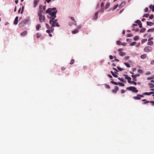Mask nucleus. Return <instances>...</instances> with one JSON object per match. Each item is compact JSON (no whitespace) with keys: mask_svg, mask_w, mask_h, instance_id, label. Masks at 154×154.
Masks as SVG:
<instances>
[{"mask_svg":"<svg viewBox=\"0 0 154 154\" xmlns=\"http://www.w3.org/2000/svg\"><path fill=\"white\" fill-rule=\"evenodd\" d=\"M118 4L116 5L113 7V10L116 9L118 7Z\"/></svg>","mask_w":154,"mask_h":154,"instance_id":"38","label":"nucleus"},{"mask_svg":"<svg viewBox=\"0 0 154 154\" xmlns=\"http://www.w3.org/2000/svg\"><path fill=\"white\" fill-rule=\"evenodd\" d=\"M148 11V8H146L145 10L144 11L145 12H147Z\"/></svg>","mask_w":154,"mask_h":154,"instance_id":"61","label":"nucleus"},{"mask_svg":"<svg viewBox=\"0 0 154 154\" xmlns=\"http://www.w3.org/2000/svg\"><path fill=\"white\" fill-rule=\"evenodd\" d=\"M27 33V31H25L24 32H22L21 33V36H24L25 35H26Z\"/></svg>","mask_w":154,"mask_h":154,"instance_id":"17","label":"nucleus"},{"mask_svg":"<svg viewBox=\"0 0 154 154\" xmlns=\"http://www.w3.org/2000/svg\"><path fill=\"white\" fill-rule=\"evenodd\" d=\"M106 87L107 88H108V89H109L110 88V86H109V85H106Z\"/></svg>","mask_w":154,"mask_h":154,"instance_id":"50","label":"nucleus"},{"mask_svg":"<svg viewBox=\"0 0 154 154\" xmlns=\"http://www.w3.org/2000/svg\"><path fill=\"white\" fill-rule=\"evenodd\" d=\"M56 8H49L46 11V13H49L50 12H52L53 11H55L56 9Z\"/></svg>","mask_w":154,"mask_h":154,"instance_id":"9","label":"nucleus"},{"mask_svg":"<svg viewBox=\"0 0 154 154\" xmlns=\"http://www.w3.org/2000/svg\"><path fill=\"white\" fill-rule=\"evenodd\" d=\"M57 20L56 19L55 20H54L53 21L51 22V26L52 27H54L55 26H56L57 27H59L60 26V25L57 22Z\"/></svg>","mask_w":154,"mask_h":154,"instance_id":"4","label":"nucleus"},{"mask_svg":"<svg viewBox=\"0 0 154 154\" xmlns=\"http://www.w3.org/2000/svg\"><path fill=\"white\" fill-rule=\"evenodd\" d=\"M139 39V37L138 36H136L134 37V40L135 41H137Z\"/></svg>","mask_w":154,"mask_h":154,"instance_id":"29","label":"nucleus"},{"mask_svg":"<svg viewBox=\"0 0 154 154\" xmlns=\"http://www.w3.org/2000/svg\"><path fill=\"white\" fill-rule=\"evenodd\" d=\"M109 58L110 59H112L113 58V57L112 55H110L109 56Z\"/></svg>","mask_w":154,"mask_h":154,"instance_id":"62","label":"nucleus"},{"mask_svg":"<svg viewBox=\"0 0 154 154\" xmlns=\"http://www.w3.org/2000/svg\"><path fill=\"white\" fill-rule=\"evenodd\" d=\"M46 25L47 29H49V26L47 23H46Z\"/></svg>","mask_w":154,"mask_h":154,"instance_id":"54","label":"nucleus"},{"mask_svg":"<svg viewBox=\"0 0 154 154\" xmlns=\"http://www.w3.org/2000/svg\"><path fill=\"white\" fill-rule=\"evenodd\" d=\"M79 32V30L78 29H75L72 32V33L73 34H75V33H77Z\"/></svg>","mask_w":154,"mask_h":154,"instance_id":"21","label":"nucleus"},{"mask_svg":"<svg viewBox=\"0 0 154 154\" xmlns=\"http://www.w3.org/2000/svg\"><path fill=\"white\" fill-rule=\"evenodd\" d=\"M125 92V91L124 90H122L121 91V93L122 94H123V93H124Z\"/></svg>","mask_w":154,"mask_h":154,"instance_id":"57","label":"nucleus"},{"mask_svg":"<svg viewBox=\"0 0 154 154\" xmlns=\"http://www.w3.org/2000/svg\"><path fill=\"white\" fill-rule=\"evenodd\" d=\"M121 42L120 41H118L116 42V44L117 45H121V44H122Z\"/></svg>","mask_w":154,"mask_h":154,"instance_id":"32","label":"nucleus"},{"mask_svg":"<svg viewBox=\"0 0 154 154\" xmlns=\"http://www.w3.org/2000/svg\"><path fill=\"white\" fill-rule=\"evenodd\" d=\"M146 30V29L145 28H143L140 31V32H141V33H142V32H145Z\"/></svg>","mask_w":154,"mask_h":154,"instance_id":"27","label":"nucleus"},{"mask_svg":"<svg viewBox=\"0 0 154 154\" xmlns=\"http://www.w3.org/2000/svg\"><path fill=\"white\" fill-rule=\"evenodd\" d=\"M114 57L115 58V59L114 60V61L116 62H118L119 61V60L118 59H116V57Z\"/></svg>","mask_w":154,"mask_h":154,"instance_id":"52","label":"nucleus"},{"mask_svg":"<svg viewBox=\"0 0 154 154\" xmlns=\"http://www.w3.org/2000/svg\"><path fill=\"white\" fill-rule=\"evenodd\" d=\"M57 12V10H55L54 12H50L49 13H47L51 16V17L49 18L50 19L49 20V23L50 24H51V22L55 19V18L56 17V14Z\"/></svg>","mask_w":154,"mask_h":154,"instance_id":"1","label":"nucleus"},{"mask_svg":"<svg viewBox=\"0 0 154 154\" xmlns=\"http://www.w3.org/2000/svg\"><path fill=\"white\" fill-rule=\"evenodd\" d=\"M38 16L39 17V20L41 23H42L44 21L45 17L44 16L42 15L41 13H39L38 14Z\"/></svg>","mask_w":154,"mask_h":154,"instance_id":"2","label":"nucleus"},{"mask_svg":"<svg viewBox=\"0 0 154 154\" xmlns=\"http://www.w3.org/2000/svg\"><path fill=\"white\" fill-rule=\"evenodd\" d=\"M124 63L125 65L127 67H130V65L128 63Z\"/></svg>","mask_w":154,"mask_h":154,"instance_id":"36","label":"nucleus"},{"mask_svg":"<svg viewBox=\"0 0 154 154\" xmlns=\"http://www.w3.org/2000/svg\"><path fill=\"white\" fill-rule=\"evenodd\" d=\"M49 30H50L51 32H53V31H54V28L51 27L50 28H49Z\"/></svg>","mask_w":154,"mask_h":154,"instance_id":"39","label":"nucleus"},{"mask_svg":"<svg viewBox=\"0 0 154 154\" xmlns=\"http://www.w3.org/2000/svg\"><path fill=\"white\" fill-rule=\"evenodd\" d=\"M154 18V15L153 14L151 15L149 17V18L151 19H152Z\"/></svg>","mask_w":154,"mask_h":154,"instance_id":"40","label":"nucleus"},{"mask_svg":"<svg viewBox=\"0 0 154 154\" xmlns=\"http://www.w3.org/2000/svg\"><path fill=\"white\" fill-rule=\"evenodd\" d=\"M100 11L102 13H103L104 11V7L101 8Z\"/></svg>","mask_w":154,"mask_h":154,"instance_id":"45","label":"nucleus"},{"mask_svg":"<svg viewBox=\"0 0 154 154\" xmlns=\"http://www.w3.org/2000/svg\"><path fill=\"white\" fill-rule=\"evenodd\" d=\"M123 50V49H118V51L119 52V54L121 56H124L125 55L126 53L125 52H123L122 51Z\"/></svg>","mask_w":154,"mask_h":154,"instance_id":"6","label":"nucleus"},{"mask_svg":"<svg viewBox=\"0 0 154 154\" xmlns=\"http://www.w3.org/2000/svg\"><path fill=\"white\" fill-rule=\"evenodd\" d=\"M150 63L152 65H154V60H152L151 62Z\"/></svg>","mask_w":154,"mask_h":154,"instance_id":"46","label":"nucleus"},{"mask_svg":"<svg viewBox=\"0 0 154 154\" xmlns=\"http://www.w3.org/2000/svg\"><path fill=\"white\" fill-rule=\"evenodd\" d=\"M24 9V7L23 6L22 7V10L21 11V14H22V13L23 12Z\"/></svg>","mask_w":154,"mask_h":154,"instance_id":"55","label":"nucleus"},{"mask_svg":"<svg viewBox=\"0 0 154 154\" xmlns=\"http://www.w3.org/2000/svg\"><path fill=\"white\" fill-rule=\"evenodd\" d=\"M104 2H102L101 3V8L104 7Z\"/></svg>","mask_w":154,"mask_h":154,"instance_id":"48","label":"nucleus"},{"mask_svg":"<svg viewBox=\"0 0 154 154\" xmlns=\"http://www.w3.org/2000/svg\"><path fill=\"white\" fill-rule=\"evenodd\" d=\"M109 5H110L109 3H107L106 6V8H108L109 7Z\"/></svg>","mask_w":154,"mask_h":154,"instance_id":"34","label":"nucleus"},{"mask_svg":"<svg viewBox=\"0 0 154 154\" xmlns=\"http://www.w3.org/2000/svg\"><path fill=\"white\" fill-rule=\"evenodd\" d=\"M141 23V21L139 20H137L136 22H135V23Z\"/></svg>","mask_w":154,"mask_h":154,"instance_id":"51","label":"nucleus"},{"mask_svg":"<svg viewBox=\"0 0 154 154\" xmlns=\"http://www.w3.org/2000/svg\"><path fill=\"white\" fill-rule=\"evenodd\" d=\"M117 68L120 71H122L123 69H122L120 67H119V66H118L117 67Z\"/></svg>","mask_w":154,"mask_h":154,"instance_id":"42","label":"nucleus"},{"mask_svg":"<svg viewBox=\"0 0 154 154\" xmlns=\"http://www.w3.org/2000/svg\"><path fill=\"white\" fill-rule=\"evenodd\" d=\"M131 77L134 79H136V78L135 75H131Z\"/></svg>","mask_w":154,"mask_h":154,"instance_id":"49","label":"nucleus"},{"mask_svg":"<svg viewBox=\"0 0 154 154\" xmlns=\"http://www.w3.org/2000/svg\"><path fill=\"white\" fill-rule=\"evenodd\" d=\"M146 57V54H142V55H141V56H140V57L141 58H142V59H145Z\"/></svg>","mask_w":154,"mask_h":154,"instance_id":"23","label":"nucleus"},{"mask_svg":"<svg viewBox=\"0 0 154 154\" xmlns=\"http://www.w3.org/2000/svg\"><path fill=\"white\" fill-rule=\"evenodd\" d=\"M27 20H25L21 21L19 24V26L21 27L24 26L27 23Z\"/></svg>","mask_w":154,"mask_h":154,"instance_id":"5","label":"nucleus"},{"mask_svg":"<svg viewBox=\"0 0 154 154\" xmlns=\"http://www.w3.org/2000/svg\"><path fill=\"white\" fill-rule=\"evenodd\" d=\"M124 9H122L119 12V14H121L122 13V12L124 11Z\"/></svg>","mask_w":154,"mask_h":154,"instance_id":"58","label":"nucleus"},{"mask_svg":"<svg viewBox=\"0 0 154 154\" xmlns=\"http://www.w3.org/2000/svg\"><path fill=\"white\" fill-rule=\"evenodd\" d=\"M154 31V29H149L148 30L147 32H153Z\"/></svg>","mask_w":154,"mask_h":154,"instance_id":"31","label":"nucleus"},{"mask_svg":"<svg viewBox=\"0 0 154 154\" xmlns=\"http://www.w3.org/2000/svg\"><path fill=\"white\" fill-rule=\"evenodd\" d=\"M152 50V47L150 46H147L144 48V51L147 52L150 51H151Z\"/></svg>","mask_w":154,"mask_h":154,"instance_id":"7","label":"nucleus"},{"mask_svg":"<svg viewBox=\"0 0 154 154\" xmlns=\"http://www.w3.org/2000/svg\"><path fill=\"white\" fill-rule=\"evenodd\" d=\"M118 79L119 80H120L121 82H124V79H122V78H118Z\"/></svg>","mask_w":154,"mask_h":154,"instance_id":"37","label":"nucleus"},{"mask_svg":"<svg viewBox=\"0 0 154 154\" xmlns=\"http://www.w3.org/2000/svg\"><path fill=\"white\" fill-rule=\"evenodd\" d=\"M111 83L114 85H118V83H117V82H114L113 79H112L111 81Z\"/></svg>","mask_w":154,"mask_h":154,"instance_id":"22","label":"nucleus"},{"mask_svg":"<svg viewBox=\"0 0 154 154\" xmlns=\"http://www.w3.org/2000/svg\"><path fill=\"white\" fill-rule=\"evenodd\" d=\"M149 88H154V85L152 83H149Z\"/></svg>","mask_w":154,"mask_h":154,"instance_id":"25","label":"nucleus"},{"mask_svg":"<svg viewBox=\"0 0 154 154\" xmlns=\"http://www.w3.org/2000/svg\"><path fill=\"white\" fill-rule=\"evenodd\" d=\"M149 8L152 9V11L153 12L154 11V5H151L149 6Z\"/></svg>","mask_w":154,"mask_h":154,"instance_id":"19","label":"nucleus"},{"mask_svg":"<svg viewBox=\"0 0 154 154\" xmlns=\"http://www.w3.org/2000/svg\"><path fill=\"white\" fill-rule=\"evenodd\" d=\"M127 89L129 91H132V92L134 93H137L138 92V90L136 88L133 86L127 87Z\"/></svg>","mask_w":154,"mask_h":154,"instance_id":"3","label":"nucleus"},{"mask_svg":"<svg viewBox=\"0 0 154 154\" xmlns=\"http://www.w3.org/2000/svg\"><path fill=\"white\" fill-rule=\"evenodd\" d=\"M41 36V34L39 33H38L36 34V37L38 38L40 37Z\"/></svg>","mask_w":154,"mask_h":154,"instance_id":"28","label":"nucleus"},{"mask_svg":"<svg viewBox=\"0 0 154 154\" xmlns=\"http://www.w3.org/2000/svg\"><path fill=\"white\" fill-rule=\"evenodd\" d=\"M136 43V42H133L130 44V45L131 46H133Z\"/></svg>","mask_w":154,"mask_h":154,"instance_id":"41","label":"nucleus"},{"mask_svg":"<svg viewBox=\"0 0 154 154\" xmlns=\"http://www.w3.org/2000/svg\"><path fill=\"white\" fill-rule=\"evenodd\" d=\"M128 82L130 84H133L135 85H137V83L135 82L134 81L132 82L130 80H128Z\"/></svg>","mask_w":154,"mask_h":154,"instance_id":"20","label":"nucleus"},{"mask_svg":"<svg viewBox=\"0 0 154 154\" xmlns=\"http://www.w3.org/2000/svg\"><path fill=\"white\" fill-rule=\"evenodd\" d=\"M41 27V26L40 24H38L36 26V29L38 31L39 28Z\"/></svg>","mask_w":154,"mask_h":154,"instance_id":"26","label":"nucleus"},{"mask_svg":"<svg viewBox=\"0 0 154 154\" xmlns=\"http://www.w3.org/2000/svg\"><path fill=\"white\" fill-rule=\"evenodd\" d=\"M62 70H64L66 69V68L64 67H63L61 68Z\"/></svg>","mask_w":154,"mask_h":154,"instance_id":"63","label":"nucleus"},{"mask_svg":"<svg viewBox=\"0 0 154 154\" xmlns=\"http://www.w3.org/2000/svg\"><path fill=\"white\" fill-rule=\"evenodd\" d=\"M99 11H98L95 13L94 16L93 17V20H95L96 19H97V18L98 17V14L99 13Z\"/></svg>","mask_w":154,"mask_h":154,"instance_id":"10","label":"nucleus"},{"mask_svg":"<svg viewBox=\"0 0 154 154\" xmlns=\"http://www.w3.org/2000/svg\"><path fill=\"white\" fill-rule=\"evenodd\" d=\"M138 25H139V26L140 28H142V24L141 23V22L140 23H138Z\"/></svg>","mask_w":154,"mask_h":154,"instance_id":"43","label":"nucleus"},{"mask_svg":"<svg viewBox=\"0 0 154 154\" xmlns=\"http://www.w3.org/2000/svg\"><path fill=\"white\" fill-rule=\"evenodd\" d=\"M147 39H143L142 41V43H144L145 42H146L147 41Z\"/></svg>","mask_w":154,"mask_h":154,"instance_id":"44","label":"nucleus"},{"mask_svg":"<svg viewBox=\"0 0 154 154\" xmlns=\"http://www.w3.org/2000/svg\"><path fill=\"white\" fill-rule=\"evenodd\" d=\"M154 93V92H145L144 93H143V94L145 95H150Z\"/></svg>","mask_w":154,"mask_h":154,"instance_id":"14","label":"nucleus"},{"mask_svg":"<svg viewBox=\"0 0 154 154\" xmlns=\"http://www.w3.org/2000/svg\"><path fill=\"white\" fill-rule=\"evenodd\" d=\"M18 17L17 16L15 18V19L14 22V24L17 25V24L18 21Z\"/></svg>","mask_w":154,"mask_h":154,"instance_id":"13","label":"nucleus"},{"mask_svg":"<svg viewBox=\"0 0 154 154\" xmlns=\"http://www.w3.org/2000/svg\"><path fill=\"white\" fill-rule=\"evenodd\" d=\"M124 76H125V79H126L128 80V81L130 80L131 79V78L130 77L128 76L127 75H125Z\"/></svg>","mask_w":154,"mask_h":154,"instance_id":"18","label":"nucleus"},{"mask_svg":"<svg viewBox=\"0 0 154 154\" xmlns=\"http://www.w3.org/2000/svg\"><path fill=\"white\" fill-rule=\"evenodd\" d=\"M149 14H145L143 16V17H148L149 16Z\"/></svg>","mask_w":154,"mask_h":154,"instance_id":"30","label":"nucleus"},{"mask_svg":"<svg viewBox=\"0 0 154 154\" xmlns=\"http://www.w3.org/2000/svg\"><path fill=\"white\" fill-rule=\"evenodd\" d=\"M40 0H34V7L35 8L38 4Z\"/></svg>","mask_w":154,"mask_h":154,"instance_id":"11","label":"nucleus"},{"mask_svg":"<svg viewBox=\"0 0 154 154\" xmlns=\"http://www.w3.org/2000/svg\"><path fill=\"white\" fill-rule=\"evenodd\" d=\"M143 96L142 94H138L137 96L134 97L133 98L135 100H140L141 99L140 97H143Z\"/></svg>","mask_w":154,"mask_h":154,"instance_id":"8","label":"nucleus"},{"mask_svg":"<svg viewBox=\"0 0 154 154\" xmlns=\"http://www.w3.org/2000/svg\"><path fill=\"white\" fill-rule=\"evenodd\" d=\"M118 89L119 88L118 87L116 86L115 88L112 90V92L113 93H116L117 91H118Z\"/></svg>","mask_w":154,"mask_h":154,"instance_id":"12","label":"nucleus"},{"mask_svg":"<svg viewBox=\"0 0 154 154\" xmlns=\"http://www.w3.org/2000/svg\"><path fill=\"white\" fill-rule=\"evenodd\" d=\"M125 2H123L119 6V7L120 8H122V7H123L125 5Z\"/></svg>","mask_w":154,"mask_h":154,"instance_id":"15","label":"nucleus"},{"mask_svg":"<svg viewBox=\"0 0 154 154\" xmlns=\"http://www.w3.org/2000/svg\"><path fill=\"white\" fill-rule=\"evenodd\" d=\"M46 32L48 33H49L50 32H51L50 31V30H47L46 31Z\"/></svg>","mask_w":154,"mask_h":154,"instance_id":"64","label":"nucleus"},{"mask_svg":"<svg viewBox=\"0 0 154 154\" xmlns=\"http://www.w3.org/2000/svg\"><path fill=\"white\" fill-rule=\"evenodd\" d=\"M138 72L140 73H141L142 72V70L140 69H139L138 70Z\"/></svg>","mask_w":154,"mask_h":154,"instance_id":"47","label":"nucleus"},{"mask_svg":"<svg viewBox=\"0 0 154 154\" xmlns=\"http://www.w3.org/2000/svg\"><path fill=\"white\" fill-rule=\"evenodd\" d=\"M118 84L121 86H124L125 85L123 83L121 82H119Z\"/></svg>","mask_w":154,"mask_h":154,"instance_id":"33","label":"nucleus"},{"mask_svg":"<svg viewBox=\"0 0 154 154\" xmlns=\"http://www.w3.org/2000/svg\"><path fill=\"white\" fill-rule=\"evenodd\" d=\"M153 42L152 41H149L148 42L147 44L148 45H152L153 44Z\"/></svg>","mask_w":154,"mask_h":154,"instance_id":"24","label":"nucleus"},{"mask_svg":"<svg viewBox=\"0 0 154 154\" xmlns=\"http://www.w3.org/2000/svg\"><path fill=\"white\" fill-rule=\"evenodd\" d=\"M146 23L147 25L149 26H152L154 24L153 23L151 22L147 21Z\"/></svg>","mask_w":154,"mask_h":154,"instance_id":"16","label":"nucleus"},{"mask_svg":"<svg viewBox=\"0 0 154 154\" xmlns=\"http://www.w3.org/2000/svg\"><path fill=\"white\" fill-rule=\"evenodd\" d=\"M112 75L115 78H117L118 77V76L117 75L114 73Z\"/></svg>","mask_w":154,"mask_h":154,"instance_id":"53","label":"nucleus"},{"mask_svg":"<svg viewBox=\"0 0 154 154\" xmlns=\"http://www.w3.org/2000/svg\"><path fill=\"white\" fill-rule=\"evenodd\" d=\"M74 63V60L72 59L70 61V64L71 65V64H73Z\"/></svg>","mask_w":154,"mask_h":154,"instance_id":"35","label":"nucleus"},{"mask_svg":"<svg viewBox=\"0 0 154 154\" xmlns=\"http://www.w3.org/2000/svg\"><path fill=\"white\" fill-rule=\"evenodd\" d=\"M133 36V35L131 34H128L127 35V37H131Z\"/></svg>","mask_w":154,"mask_h":154,"instance_id":"56","label":"nucleus"},{"mask_svg":"<svg viewBox=\"0 0 154 154\" xmlns=\"http://www.w3.org/2000/svg\"><path fill=\"white\" fill-rule=\"evenodd\" d=\"M129 57L128 56L125 57L124 58L125 60H128L129 58Z\"/></svg>","mask_w":154,"mask_h":154,"instance_id":"59","label":"nucleus"},{"mask_svg":"<svg viewBox=\"0 0 154 154\" xmlns=\"http://www.w3.org/2000/svg\"><path fill=\"white\" fill-rule=\"evenodd\" d=\"M150 102V101H145V102L144 103H143V104H147V103H149Z\"/></svg>","mask_w":154,"mask_h":154,"instance_id":"60","label":"nucleus"}]
</instances>
